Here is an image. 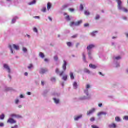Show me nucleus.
Masks as SVG:
<instances>
[{
    "label": "nucleus",
    "instance_id": "1",
    "mask_svg": "<svg viewBox=\"0 0 128 128\" xmlns=\"http://www.w3.org/2000/svg\"><path fill=\"white\" fill-rule=\"evenodd\" d=\"M118 4V10H122L124 12H128V10L122 6V2L120 0H116Z\"/></svg>",
    "mask_w": 128,
    "mask_h": 128
},
{
    "label": "nucleus",
    "instance_id": "2",
    "mask_svg": "<svg viewBox=\"0 0 128 128\" xmlns=\"http://www.w3.org/2000/svg\"><path fill=\"white\" fill-rule=\"evenodd\" d=\"M66 66H68V62H66V61L64 60V64L62 66V68L64 70V72H66Z\"/></svg>",
    "mask_w": 128,
    "mask_h": 128
},
{
    "label": "nucleus",
    "instance_id": "3",
    "mask_svg": "<svg viewBox=\"0 0 128 128\" xmlns=\"http://www.w3.org/2000/svg\"><path fill=\"white\" fill-rule=\"evenodd\" d=\"M8 124H16V121L14 120L12 118H10L8 120Z\"/></svg>",
    "mask_w": 128,
    "mask_h": 128
},
{
    "label": "nucleus",
    "instance_id": "4",
    "mask_svg": "<svg viewBox=\"0 0 128 128\" xmlns=\"http://www.w3.org/2000/svg\"><path fill=\"white\" fill-rule=\"evenodd\" d=\"M46 72H48V69H44V68H42L40 70V74H46Z\"/></svg>",
    "mask_w": 128,
    "mask_h": 128
},
{
    "label": "nucleus",
    "instance_id": "5",
    "mask_svg": "<svg viewBox=\"0 0 128 128\" xmlns=\"http://www.w3.org/2000/svg\"><path fill=\"white\" fill-rule=\"evenodd\" d=\"M11 118H22L20 115H18L16 114H12L10 115Z\"/></svg>",
    "mask_w": 128,
    "mask_h": 128
},
{
    "label": "nucleus",
    "instance_id": "6",
    "mask_svg": "<svg viewBox=\"0 0 128 128\" xmlns=\"http://www.w3.org/2000/svg\"><path fill=\"white\" fill-rule=\"evenodd\" d=\"M4 68H6V70H7L8 71V72H9V74H10V66H8V65L6 64H4Z\"/></svg>",
    "mask_w": 128,
    "mask_h": 128
},
{
    "label": "nucleus",
    "instance_id": "7",
    "mask_svg": "<svg viewBox=\"0 0 128 128\" xmlns=\"http://www.w3.org/2000/svg\"><path fill=\"white\" fill-rule=\"evenodd\" d=\"M96 48V46L94 44H90L87 47L88 50H92V48Z\"/></svg>",
    "mask_w": 128,
    "mask_h": 128
},
{
    "label": "nucleus",
    "instance_id": "8",
    "mask_svg": "<svg viewBox=\"0 0 128 128\" xmlns=\"http://www.w3.org/2000/svg\"><path fill=\"white\" fill-rule=\"evenodd\" d=\"M96 112V109H92V110H90L89 112H88V115L90 116V114H92L94 112Z\"/></svg>",
    "mask_w": 128,
    "mask_h": 128
},
{
    "label": "nucleus",
    "instance_id": "9",
    "mask_svg": "<svg viewBox=\"0 0 128 128\" xmlns=\"http://www.w3.org/2000/svg\"><path fill=\"white\" fill-rule=\"evenodd\" d=\"M82 57H83L82 60H83L84 62H88L86 61V54L84 53H83L82 54Z\"/></svg>",
    "mask_w": 128,
    "mask_h": 128
},
{
    "label": "nucleus",
    "instance_id": "10",
    "mask_svg": "<svg viewBox=\"0 0 128 128\" xmlns=\"http://www.w3.org/2000/svg\"><path fill=\"white\" fill-rule=\"evenodd\" d=\"M89 66L90 68H93V70H96L98 67L96 65H94L92 64H90Z\"/></svg>",
    "mask_w": 128,
    "mask_h": 128
},
{
    "label": "nucleus",
    "instance_id": "11",
    "mask_svg": "<svg viewBox=\"0 0 128 128\" xmlns=\"http://www.w3.org/2000/svg\"><path fill=\"white\" fill-rule=\"evenodd\" d=\"M82 24V20H80L78 21V22H76V26H80V24Z\"/></svg>",
    "mask_w": 128,
    "mask_h": 128
},
{
    "label": "nucleus",
    "instance_id": "12",
    "mask_svg": "<svg viewBox=\"0 0 128 128\" xmlns=\"http://www.w3.org/2000/svg\"><path fill=\"white\" fill-rule=\"evenodd\" d=\"M108 127L110 128H116V124H112L109 125Z\"/></svg>",
    "mask_w": 128,
    "mask_h": 128
},
{
    "label": "nucleus",
    "instance_id": "13",
    "mask_svg": "<svg viewBox=\"0 0 128 128\" xmlns=\"http://www.w3.org/2000/svg\"><path fill=\"white\" fill-rule=\"evenodd\" d=\"M98 116H106V112H101L98 114Z\"/></svg>",
    "mask_w": 128,
    "mask_h": 128
},
{
    "label": "nucleus",
    "instance_id": "14",
    "mask_svg": "<svg viewBox=\"0 0 128 128\" xmlns=\"http://www.w3.org/2000/svg\"><path fill=\"white\" fill-rule=\"evenodd\" d=\"M70 78L72 80H74V74L73 72H70Z\"/></svg>",
    "mask_w": 128,
    "mask_h": 128
},
{
    "label": "nucleus",
    "instance_id": "15",
    "mask_svg": "<svg viewBox=\"0 0 128 128\" xmlns=\"http://www.w3.org/2000/svg\"><path fill=\"white\" fill-rule=\"evenodd\" d=\"M82 118V115L76 116L74 118V120H80V118Z\"/></svg>",
    "mask_w": 128,
    "mask_h": 128
},
{
    "label": "nucleus",
    "instance_id": "16",
    "mask_svg": "<svg viewBox=\"0 0 128 128\" xmlns=\"http://www.w3.org/2000/svg\"><path fill=\"white\" fill-rule=\"evenodd\" d=\"M13 48L14 50H20V46L16 44H13Z\"/></svg>",
    "mask_w": 128,
    "mask_h": 128
},
{
    "label": "nucleus",
    "instance_id": "17",
    "mask_svg": "<svg viewBox=\"0 0 128 128\" xmlns=\"http://www.w3.org/2000/svg\"><path fill=\"white\" fill-rule=\"evenodd\" d=\"M53 100H54L55 104H60V100L56 99V98H54Z\"/></svg>",
    "mask_w": 128,
    "mask_h": 128
},
{
    "label": "nucleus",
    "instance_id": "18",
    "mask_svg": "<svg viewBox=\"0 0 128 128\" xmlns=\"http://www.w3.org/2000/svg\"><path fill=\"white\" fill-rule=\"evenodd\" d=\"M78 83L76 82H74L73 84L74 88L75 90H76V88H78Z\"/></svg>",
    "mask_w": 128,
    "mask_h": 128
},
{
    "label": "nucleus",
    "instance_id": "19",
    "mask_svg": "<svg viewBox=\"0 0 128 128\" xmlns=\"http://www.w3.org/2000/svg\"><path fill=\"white\" fill-rule=\"evenodd\" d=\"M47 8L48 10H50L52 8V4L50 2L48 4Z\"/></svg>",
    "mask_w": 128,
    "mask_h": 128
},
{
    "label": "nucleus",
    "instance_id": "20",
    "mask_svg": "<svg viewBox=\"0 0 128 128\" xmlns=\"http://www.w3.org/2000/svg\"><path fill=\"white\" fill-rule=\"evenodd\" d=\"M84 72H85L86 74H90V70H88V68H85L84 70Z\"/></svg>",
    "mask_w": 128,
    "mask_h": 128
},
{
    "label": "nucleus",
    "instance_id": "21",
    "mask_svg": "<svg viewBox=\"0 0 128 128\" xmlns=\"http://www.w3.org/2000/svg\"><path fill=\"white\" fill-rule=\"evenodd\" d=\"M40 58H46V56H44V54L42 52L40 53Z\"/></svg>",
    "mask_w": 128,
    "mask_h": 128
},
{
    "label": "nucleus",
    "instance_id": "22",
    "mask_svg": "<svg viewBox=\"0 0 128 128\" xmlns=\"http://www.w3.org/2000/svg\"><path fill=\"white\" fill-rule=\"evenodd\" d=\"M68 75H64V76L62 77V80H64L65 82H66V80H68Z\"/></svg>",
    "mask_w": 128,
    "mask_h": 128
},
{
    "label": "nucleus",
    "instance_id": "23",
    "mask_svg": "<svg viewBox=\"0 0 128 128\" xmlns=\"http://www.w3.org/2000/svg\"><path fill=\"white\" fill-rule=\"evenodd\" d=\"M36 0H34L32 2L29 3V6H32V4H36Z\"/></svg>",
    "mask_w": 128,
    "mask_h": 128
},
{
    "label": "nucleus",
    "instance_id": "24",
    "mask_svg": "<svg viewBox=\"0 0 128 128\" xmlns=\"http://www.w3.org/2000/svg\"><path fill=\"white\" fill-rule=\"evenodd\" d=\"M115 120L118 122H120V117H116L115 118Z\"/></svg>",
    "mask_w": 128,
    "mask_h": 128
},
{
    "label": "nucleus",
    "instance_id": "25",
    "mask_svg": "<svg viewBox=\"0 0 128 128\" xmlns=\"http://www.w3.org/2000/svg\"><path fill=\"white\" fill-rule=\"evenodd\" d=\"M98 34V31H94L91 34L92 36H96V34Z\"/></svg>",
    "mask_w": 128,
    "mask_h": 128
},
{
    "label": "nucleus",
    "instance_id": "26",
    "mask_svg": "<svg viewBox=\"0 0 128 128\" xmlns=\"http://www.w3.org/2000/svg\"><path fill=\"white\" fill-rule=\"evenodd\" d=\"M65 18L68 22H70V16H67Z\"/></svg>",
    "mask_w": 128,
    "mask_h": 128
},
{
    "label": "nucleus",
    "instance_id": "27",
    "mask_svg": "<svg viewBox=\"0 0 128 128\" xmlns=\"http://www.w3.org/2000/svg\"><path fill=\"white\" fill-rule=\"evenodd\" d=\"M9 48H10V50H11L12 54H14V50H12V45H9Z\"/></svg>",
    "mask_w": 128,
    "mask_h": 128
},
{
    "label": "nucleus",
    "instance_id": "28",
    "mask_svg": "<svg viewBox=\"0 0 128 128\" xmlns=\"http://www.w3.org/2000/svg\"><path fill=\"white\" fill-rule=\"evenodd\" d=\"M67 46H69V48H70L71 46H72V44L70 42H68Z\"/></svg>",
    "mask_w": 128,
    "mask_h": 128
},
{
    "label": "nucleus",
    "instance_id": "29",
    "mask_svg": "<svg viewBox=\"0 0 128 128\" xmlns=\"http://www.w3.org/2000/svg\"><path fill=\"white\" fill-rule=\"evenodd\" d=\"M4 114H2V115L0 116V120H4Z\"/></svg>",
    "mask_w": 128,
    "mask_h": 128
},
{
    "label": "nucleus",
    "instance_id": "30",
    "mask_svg": "<svg viewBox=\"0 0 128 128\" xmlns=\"http://www.w3.org/2000/svg\"><path fill=\"white\" fill-rule=\"evenodd\" d=\"M76 26V22H71L70 24V26Z\"/></svg>",
    "mask_w": 128,
    "mask_h": 128
},
{
    "label": "nucleus",
    "instance_id": "31",
    "mask_svg": "<svg viewBox=\"0 0 128 128\" xmlns=\"http://www.w3.org/2000/svg\"><path fill=\"white\" fill-rule=\"evenodd\" d=\"M80 10H84V5L82 4L80 5Z\"/></svg>",
    "mask_w": 128,
    "mask_h": 128
},
{
    "label": "nucleus",
    "instance_id": "32",
    "mask_svg": "<svg viewBox=\"0 0 128 128\" xmlns=\"http://www.w3.org/2000/svg\"><path fill=\"white\" fill-rule=\"evenodd\" d=\"M84 14H86V16H90V12H88V11H85Z\"/></svg>",
    "mask_w": 128,
    "mask_h": 128
},
{
    "label": "nucleus",
    "instance_id": "33",
    "mask_svg": "<svg viewBox=\"0 0 128 128\" xmlns=\"http://www.w3.org/2000/svg\"><path fill=\"white\" fill-rule=\"evenodd\" d=\"M42 12H46V8H44L42 10Z\"/></svg>",
    "mask_w": 128,
    "mask_h": 128
},
{
    "label": "nucleus",
    "instance_id": "34",
    "mask_svg": "<svg viewBox=\"0 0 128 128\" xmlns=\"http://www.w3.org/2000/svg\"><path fill=\"white\" fill-rule=\"evenodd\" d=\"M64 71H62L60 74V76H64Z\"/></svg>",
    "mask_w": 128,
    "mask_h": 128
},
{
    "label": "nucleus",
    "instance_id": "35",
    "mask_svg": "<svg viewBox=\"0 0 128 128\" xmlns=\"http://www.w3.org/2000/svg\"><path fill=\"white\" fill-rule=\"evenodd\" d=\"M100 15H97L96 17V20H98L100 18Z\"/></svg>",
    "mask_w": 128,
    "mask_h": 128
},
{
    "label": "nucleus",
    "instance_id": "36",
    "mask_svg": "<svg viewBox=\"0 0 128 128\" xmlns=\"http://www.w3.org/2000/svg\"><path fill=\"white\" fill-rule=\"evenodd\" d=\"M90 122H94L96 120V118L94 117H92L90 119Z\"/></svg>",
    "mask_w": 128,
    "mask_h": 128
},
{
    "label": "nucleus",
    "instance_id": "37",
    "mask_svg": "<svg viewBox=\"0 0 128 128\" xmlns=\"http://www.w3.org/2000/svg\"><path fill=\"white\" fill-rule=\"evenodd\" d=\"M54 60L57 62V60H58V56H55L54 57Z\"/></svg>",
    "mask_w": 128,
    "mask_h": 128
},
{
    "label": "nucleus",
    "instance_id": "38",
    "mask_svg": "<svg viewBox=\"0 0 128 128\" xmlns=\"http://www.w3.org/2000/svg\"><path fill=\"white\" fill-rule=\"evenodd\" d=\"M23 51L24 52H28V49H26V48H24Z\"/></svg>",
    "mask_w": 128,
    "mask_h": 128
},
{
    "label": "nucleus",
    "instance_id": "39",
    "mask_svg": "<svg viewBox=\"0 0 128 128\" xmlns=\"http://www.w3.org/2000/svg\"><path fill=\"white\" fill-rule=\"evenodd\" d=\"M51 80H52V82H56V78H54V77L52 78H51Z\"/></svg>",
    "mask_w": 128,
    "mask_h": 128
},
{
    "label": "nucleus",
    "instance_id": "40",
    "mask_svg": "<svg viewBox=\"0 0 128 128\" xmlns=\"http://www.w3.org/2000/svg\"><path fill=\"white\" fill-rule=\"evenodd\" d=\"M78 38V34L72 36V38Z\"/></svg>",
    "mask_w": 128,
    "mask_h": 128
},
{
    "label": "nucleus",
    "instance_id": "41",
    "mask_svg": "<svg viewBox=\"0 0 128 128\" xmlns=\"http://www.w3.org/2000/svg\"><path fill=\"white\" fill-rule=\"evenodd\" d=\"M92 128H99L98 126H96V125H92Z\"/></svg>",
    "mask_w": 128,
    "mask_h": 128
},
{
    "label": "nucleus",
    "instance_id": "42",
    "mask_svg": "<svg viewBox=\"0 0 128 128\" xmlns=\"http://www.w3.org/2000/svg\"><path fill=\"white\" fill-rule=\"evenodd\" d=\"M124 120H128V116H124Z\"/></svg>",
    "mask_w": 128,
    "mask_h": 128
},
{
    "label": "nucleus",
    "instance_id": "43",
    "mask_svg": "<svg viewBox=\"0 0 128 128\" xmlns=\"http://www.w3.org/2000/svg\"><path fill=\"white\" fill-rule=\"evenodd\" d=\"M56 74H60V70L58 68H56Z\"/></svg>",
    "mask_w": 128,
    "mask_h": 128
},
{
    "label": "nucleus",
    "instance_id": "44",
    "mask_svg": "<svg viewBox=\"0 0 128 128\" xmlns=\"http://www.w3.org/2000/svg\"><path fill=\"white\" fill-rule=\"evenodd\" d=\"M32 64H30V66L28 67V68H29V70H30V68H32Z\"/></svg>",
    "mask_w": 128,
    "mask_h": 128
},
{
    "label": "nucleus",
    "instance_id": "45",
    "mask_svg": "<svg viewBox=\"0 0 128 128\" xmlns=\"http://www.w3.org/2000/svg\"><path fill=\"white\" fill-rule=\"evenodd\" d=\"M90 26V24H86L84 25V28H88V26Z\"/></svg>",
    "mask_w": 128,
    "mask_h": 128
},
{
    "label": "nucleus",
    "instance_id": "46",
    "mask_svg": "<svg viewBox=\"0 0 128 128\" xmlns=\"http://www.w3.org/2000/svg\"><path fill=\"white\" fill-rule=\"evenodd\" d=\"M34 32H38V29L36 28H34Z\"/></svg>",
    "mask_w": 128,
    "mask_h": 128
},
{
    "label": "nucleus",
    "instance_id": "47",
    "mask_svg": "<svg viewBox=\"0 0 128 128\" xmlns=\"http://www.w3.org/2000/svg\"><path fill=\"white\" fill-rule=\"evenodd\" d=\"M90 88V84H88L87 86H86V90Z\"/></svg>",
    "mask_w": 128,
    "mask_h": 128
},
{
    "label": "nucleus",
    "instance_id": "48",
    "mask_svg": "<svg viewBox=\"0 0 128 128\" xmlns=\"http://www.w3.org/2000/svg\"><path fill=\"white\" fill-rule=\"evenodd\" d=\"M85 94H86L87 96H88V90H86L84 91Z\"/></svg>",
    "mask_w": 128,
    "mask_h": 128
},
{
    "label": "nucleus",
    "instance_id": "49",
    "mask_svg": "<svg viewBox=\"0 0 128 128\" xmlns=\"http://www.w3.org/2000/svg\"><path fill=\"white\" fill-rule=\"evenodd\" d=\"M16 20V18L13 19L12 20V24H15Z\"/></svg>",
    "mask_w": 128,
    "mask_h": 128
},
{
    "label": "nucleus",
    "instance_id": "50",
    "mask_svg": "<svg viewBox=\"0 0 128 128\" xmlns=\"http://www.w3.org/2000/svg\"><path fill=\"white\" fill-rule=\"evenodd\" d=\"M4 126V123H0V127L2 128V126Z\"/></svg>",
    "mask_w": 128,
    "mask_h": 128
},
{
    "label": "nucleus",
    "instance_id": "51",
    "mask_svg": "<svg viewBox=\"0 0 128 128\" xmlns=\"http://www.w3.org/2000/svg\"><path fill=\"white\" fill-rule=\"evenodd\" d=\"M120 58H120V56L116 57L115 58V59L117 60H120Z\"/></svg>",
    "mask_w": 128,
    "mask_h": 128
},
{
    "label": "nucleus",
    "instance_id": "52",
    "mask_svg": "<svg viewBox=\"0 0 128 128\" xmlns=\"http://www.w3.org/2000/svg\"><path fill=\"white\" fill-rule=\"evenodd\" d=\"M69 10L70 12H74V9L70 8Z\"/></svg>",
    "mask_w": 128,
    "mask_h": 128
},
{
    "label": "nucleus",
    "instance_id": "53",
    "mask_svg": "<svg viewBox=\"0 0 128 128\" xmlns=\"http://www.w3.org/2000/svg\"><path fill=\"white\" fill-rule=\"evenodd\" d=\"M88 56H92V52L89 51V52H88Z\"/></svg>",
    "mask_w": 128,
    "mask_h": 128
},
{
    "label": "nucleus",
    "instance_id": "54",
    "mask_svg": "<svg viewBox=\"0 0 128 128\" xmlns=\"http://www.w3.org/2000/svg\"><path fill=\"white\" fill-rule=\"evenodd\" d=\"M68 6L65 5V6H63V8H68Z\"/></svg>",
    "mask_w": 128,
    "mask_h": 128
},
{
    "label": "nucleus",
    "instance_id": "55",
    "mask_svg": "<svg viewBox=\"0 0 128 128\" xmlns=\"http://www.w3.org/2000/svg\"><path fill=\"white\" fill-rule=\"evenodd\" d=\"M18 102H20V100H16V104H18Z\"/></svg>",
    "mask_w": 128,
    "mask_h": 128
},
{
    "label": "nucleus",
    "instance_id": "56",
    "mask_svg": "<svg viewBox=\"0 0 128 128\" xmlns=\"http://www.w3.org/2000/svg\"><path fill=\"white\" fill-rule=\"evenodd\" d=\"M18 125H16L12 127V128H18Z\"/></svg>",
    "mask_w": 128,
    "mask_h": 128
},
{
    "label": "nucleus",
    "instance_id": "57",
    "mask_svg": "<svg viewBox=\"0 0 128 128\" xmlns=\"http://www.w3.org/2000/svg\"><path fill=\"white\" fill-rule=\"evenodd\" d=\"M78 46H80V43H77L76 44V48H78Z\"/></svg>",
    "mask_w": 128,
    "mask_h": 128
},
{
    "label": "nucleus",
    "instance_id": "58",
    "mask_svg": "<svg viewBox=\"0 0 128 128\" xmlns=\"http://www.w3.org/2000/svg\"><path fill=\"white\" fill-rule=\"evenodd\" d=\"M99 74H100V76H104V75H103L102 73L99 72Z\"/></svg>",
    "mask_w": 128,
    "mask_h": 128
},
{
    "label": "nucleus",
    "instance_id": "59",
    "mask_svg": "<svg viewBox=\"0 0 128 128\" xmlns=\"http://www.w3.org/2000/svg\"><path fill=\"white\" fill-rule=\"evenodd\" d=\"M98 106H99L100 108H102V104H98Z\"/></svg>",
    "mask_w": 128,
    "mask_h": 128
},
{
    "label": "nucleus",
    "instance_id": "60",
    "mask_svg": "<svg viewBox=\"0 0 128 128\" xmlns=\"http://www.w3.org/2000/svg\"><path fill=\"white\" fill-rule=\"evenodd\" d=\"M24 76H28V72H26V73L24 74Z\"/></svg>",
    "mask_w": 128,
    "mask_h": 128
},
{
    "label": "nucleus",
    "instance_id": "61",
    "mask_svg": "<svg viewBox=\"0 0 128 128\" xmlns=\"http://www.w3.org/2000/svg\"><path fill=\"white\" fill-rule=\"evenodd\" d=\"M42 85L43 86H44V81L42 82Z\"/></svg>",
    "mask_w": 128,
    "mask_h": 128
},
{
    "label": "nucleus",
    "instance_id": "62",
    "mask_svg": "<svg viewBox=\"0 0 128 128\" xmlns=\"http://www.w3.org/2000/svg\"><path fill=\"white\" fill-rule=\"evenodd\" d=\"M123 20H128V18L124 17V18H123Z\"/></svg>",
    "mask_w": 128,
    "mask_h": 128
},
{
    "label": "nucleus",
    "instance_id": "63",
    "mask_svg": "<svg viewBox=\"0 0 128 128\" xmlns=\"http://www.w3.org/2000/svg\"><path fill=\"white\" fill-rule=\"evenodd\" d=\"M48 18H49L50 20V22H52V18L48 17Z\"/></svg>",
    "mask_w": 128,
    "mask_h": 128
},
{
    "label": "nucleus",
    "instance_id": "64",
    "mask_svg": "<svg viewBox=\"0 0 128 128\" xmlns=\"http://www.w3.org/2000/svg\"><path fill=\"white\" fill-rule=\"evenodd\" d=\"M44 62H48V58L44 59Z\"/></svg>",
    "mask_w": 128,
    "mask_h": 128
}]
</instances>
